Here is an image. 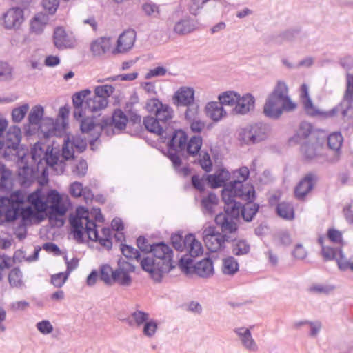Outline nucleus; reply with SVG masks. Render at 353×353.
<instances>
[{"instance_id":"nucleus-1","label":"nucleus","mask_w":353,"mask_h":353,"mask_svg":"<svg viewBox=\"0 0 353 353\" xmlns=\"http://www.w3.org/2000/svg\"><path fill=\"white\" fill-rule=\"evenodd\" d=\"M21 131L17 125L10 127L6 137L0 138V158L5 161H16L18 180L22 187L28 188L37 181L44 188V150L40 142L36 143L29 151L24 145H20Z\"/></svg>"},{"instance_id":"nucleus-2","label":"nucleus","mask_w":353,"mask_h":353,"mask_svg":"<svg viewBox=\"0 0 353 353\" xmlns=\"http://www.w3.org/2000/svg\"><path fill=\"white\" fill-rule=\"evenodd\" d=\"M14 206L15 213L13 216L8 214V219H21V222L23 225L32 222L41 223L44 221V194H41L39 189L29 194L25 199L24 194L18 190L11 194Z\"/></svg>"},{"instance_id":"nucleus-3","label":"nucleus","mask_w":353,"mask_h":353,"mask_svg":"<svg viewBox=\"0 0 353 353\" xmlns=\"http://www.w3.org/2000/svg\"><path fill=\"white\" fill-rule=\"evenodd\" d=\"M152 253L154 257H143L141 267L154 281L161 282L164 274L174 268L173 251L164 242H159L154 243Z\"/></svg>"},{"instance_id":"nucleus-4","label":"nucleus","mask_w":353,"mask_h":353,"mask_svg":"<svg viewBox=\"0 0 353 353\" xmlns=\"http://www.w3.org/2000/svg\"><path fill=\"white\" fill-rule=\"evenodd\" d=\"M239 183H234L230 188H223L221 197L224 203L225 214L220 213L215 216L214 221L221 227L223 232L232 233L237 230V225L234 219L241 215V203L236 201L239 198L238 190H243Z\"/></svg>"},{"instance_id":"nucleus-5","label":"nucleus","mask_w":353,"mask_h":353,"mask_svg":"<svg viewBox=\"0 0 353 353\" xmlns=\"http://www.w3.org/2000/svg\"><path fill=\"white\" fill-rule=\"evenodd\" d=\"M288 93V88L286 83L279 81L264 105L263 113L265 117L278 119L284 111L291 112L296 109V103L292 101Z\"/></svg>"},{"instance_id":"nucleus-6","label":"nucleus","mask_w":353,"mask_h":353,"mask_svg":"<svg viewBox=\"0 0 353 353\" xmlns=\"http://www.w3.org/2000/svg\"><path fill=\"white\" fill-rule=\"evenodd\" d=\"M67 211L68 208L57 190L46 192V219H48L52 227L61 228L64 225Z\"/></svg>"},{"instance_id":"nucleus-7","label":"nucleus","mask_w":353,"mask_h":353,"mask_svg":"<svg viewBox=\"0 0 353 353\" xmlns=\"http://www.w3.org/2000/svg\"><path fill=\"white\" fill-rule=\"evenodd\" d=\"M70 106L65 104L61 107L56 119L46 117V143L49 141L50 138L56 137L61 138L65 134L68 128V117Z\"/></svg>"},{"instance_id":"nucleus-8","label":"nucleus","mask_w":353,"mask_h":353,"mask_svg":"<svg viewBox=\"0 0 353 353\" xmlns=\"http://www.w3.org/2000/svg\"><path fill=\"white\" fill-rule=\"evenodd\" d=\"M168 138L170 140L168 143V151L167 156L172 163L178 166L181 163V156L182 157H185L188 136L183 130H176L171 135L168 133Z\"/></svg>"},{"instance_id":"nucleus-9","label":"nucleus","mask_w":353,"mask_h":353,"mask_svg":"<svg viewBox=\"0 0 353 353\" xmlns=\"http://www.w3.org/2000/svg\"><path fill=\"white\" fill-rule=\"evenodd\" d=\"M239 198L245 201L241 204V216L245 222H251L259 210L260 205L255 203L256 192L253 185L245 186L243 190H238Z\"/></svg>"},{"instance_id":"nucleus-10","label":"nucleus","mask_w":353,"mask_h":353,"mask_svg":"<svg viewBox=\"0 0 353 353\" xmlns=\"http://www.w3.org/2000/svg\"><path fill=\"white\" fill-rule=\"evenodd\" d=\"M62 137H63L62 157L65 160L74 159L75 152L82 153L87 148L86 141L79 135H72L65 132V134Z\"/></svg>"},{"instance_id":"nucleus-11","label":"nucleus","mask_w":353,"mask_h":353,"mask_svg":"<svg viewBox=\"0 0 353 353\" xmlns=\"http://www.w3.org/2000/svg\"><path fill=\"white\" fill-rule=\"evenodd\" d=\"M267 128L259 123L248 125L239 133V139L246 145H253L266 139Z\"/></svg>"},{"instance_id":"nucleus-12","label":"nucleus","mask_w":353,"mask_h":353,"mask_svg":"<svg viewBox=\"0 0 353 353\" xmlns=\"http://www.w3.org/2000/svg\"><path fill=\"white\" fill-rule=\"evenodd\" d=\"M128 119L125 113L120 109L114 111L112 117L103 118L100 127V130H105L108 136L114 134L112 127H114L118 131L125 129Z\"/></svg>"},{"instance_id":"nucleus-13","label":"nucleus","mask_w":353,"mask_h":353,"mask_svg":"<svg viewBox=\"0 0 353 353\" xmlns=\"http://www.w3.org/2000/svg\"><path fill=\"white\" fill-rule=\"evenodd\" d=\"M52 40L54 46L59 50L74 48L77 46V41L74 36L72 33H68L61 26L54 29Z\"/></svg>"},{"instance_id":"nucleus-14","label":"nucleus","mask_w":353,"mask_h":353,"mask_svg":"<svg viewBox=\"0 0 353 353\" xmlns=\"http://www.w3.org/2000/svg\"><path fill=\"white\" fill-rule=\"evenodd\" d=\"M318 180L319 177L314 172L307 173L294 188L295 197L299 200H303L313 190Z\"/></svg>"},{"instance_id":"nucleus-15","label":"nucleus","mask_w":353,"mask_h":353,"mask_svg":"<svg viewBox=\"0 0 353 353\" xmlns=\"http://www.w3.org/2000/svg\"><path fill=\"white\" fill-rule=\"evenodd\" d=\"M24 12L22 8L14 7L10 8L3 15V25L6 29L19 28L24 20Z\"/></svg>"},{"instance_id":"nucleus-16","label":"nucleus","mask_w":353,"mask_h":353,"mask_svg":"<svg viewBox=\"0 0 353 353\" xmlns=\"http://www.w3.org/2000/svg\"><path fill=\"white\" fill-rule=\"evenodd\" d=\"M44 109L41 105L34 106L30 111L28 115V122L27 125H25L24 130L26 135L31 136L36 133L41 126H39V121L42 118Z\"/></svg>"},{"instance_id":"nucleus-17","label":"nucleus","mask_w":353,"mask_h":353,"mask_svg":"<svg viewBox=\"0 0 353 353\" xmlns=\"http://www.w3.org/2000/svg\"><path fill=\"white\" fill-rule=\"evenodd\" d=\"M62 161H59V146L53 147V145H48L46 149V167L50 166L52 168H54L57 173L58 174L59 172L57 171V167H60V172H63L62 169ZM47 170V168H46V170ZM48 183V173L46 171V186Z\"/></svg>"},{"instance_id":"nucleus-18","label":"nucleus","mask_w":353,"mask_h":353,"mask_svg":"<svg viewBox=\"0 0 353 353\" xmlns=\"http://www.w3.org/2000/svg\"><path fill=\"white\" fill-rule=\"evenodd\" d=\"M173 103L176 106H185L194 102V90L183 86L179 88L172 97Z\"/></svg>"},{"instance_id":"nucleus-19","label":"nucleus","mask_w":353,"mask_h":353,"mask_svg":"<svg viewBox=\"0 0 353 353\" xmlns=\"http://www.w3.org/2000/svg\"><path fill=\"white\" fill-rule=\"evenodd\" d=\"M143 125L148 132L167 139L168 126L163 125V123H160L157 118L150 116L144 117Z\"/></svg>"},{"instance_id":"nucleus-20","label":"nucleus","mask_w":353,"mask_h":353,"mask_svg":"<svg viewBox=\"0 0 353 353\" xmlns=\"http://www.w3.org/2000/svg\"><path fill=\"white\" fill-rule=\"evenodd\" d=\"M314 134L312 125L310 123L303 121L300 123L294 136L290 139V141L301 143L310 139L312 140Z\"/></svg>"},{"instance_id":"nucleus-21","label":"nucleus","mask_w":353,"mask_h":353,"mask_svg":"<svg viewBox=\"0 0 353 353\" xmlns=\"http://www.w3.org/2000/svg\"><path fill=\"white\" fill-rule=\"evenodd\" d=\"M327 141L328 148L335 152L334 156L329 159V161L332 163H336L340 159L341 148L343 144V138L340 132H333L327 137Z\"/></svg>"},{"instance_id":"nucleus-22","label":"nucleus","mask_w":353,"mask_h":353,"mask_svg":"<svg viewBox=\"0 0 353 353\" xmlns=\"http://www.w3.org/2000/svg\"><path fill=\"white\" fill-rule=\"evenodd\" d=\"M80 129L83 133L90 132L94 137L90 141V145H93L95 141L99 138L101 132L100 130L101 124L95 123L92 118H83L81 121Z\"/></svg>"},{"instance_id":"nucleus-23","label":"nucleus","mask_w":353,"mask_h":353,"mask_svg":"<svg viewBox=\"0 0 353 353\" xmlns=\"http://www.w3.org/2000/svg\"><path fill=\"white\" fill-rule=\"evenodd\" d=\"M255 107V98L250 93H246L242 97L239 94V100L236 103L234 110L239 114H246L252 111Z\"/></svg>"},{"instance_id":"nucleus-24","label":"nucleus","mask_w":353,"mask_h":353,"mask_svg":"<svg viewBox=\"0 0 353 353\" xmlns=\"http://www.w3.org/2000/svg\"><path fill=\"white\" fill-rule=\"evenodd\" d=\"M136 38V32L130 29L124 31L118 38L116 51L125 52L130 50L134 45Z\"/></svg>"},{"instance_id":"nucleus-25","label":"nucleus","mask_w":353,"mask_h":353,"mask_svg":"<svg viewBox=\"0 0 353 353\" xmlns=\"http://www.w3.org/2000/svg\"><path fill=\"white\" fill-rule=\"evenodd\" d=\"M230 237L227 234H221V233L207 237L203 240L208 250L211 252H216L225 248V243L230 242Z\"/></svg>"},{"instance_id":"nucleus-26","label":"nucleus","mask_w":353,"mask_h":353,"mask_svg":"<svg viewBox=\"0 0 353 353\" xmlns=\"http://www.w3.org/2000/svg\"><path fill=\"white\" fill-rule=\"evenodd\" d=\"M234 331L240 338L242 345L245 349L251 352L257 351L258 346L252 336L250 329L238 327Z\"/></svg>"},{"instance_id":"nucleus-27","label":"nucleus","mask_w":353,"mask_h":353,"mask_svg":"<svg viewBox=\"0 0 353 353\" xmlns=\"http://www.w3.org/2000/svg\"><path fill=\"white\" fill-rule=\"evenodd\" d=\"M321 148V145L317 141H312L310 139V141H305L301 144V152L305 160L310 161L319 157Z\"/></svg>"},{"instance_id":"nucleus-28","label":"nucleus","mask_w":353,"mask_h":353,"mask_svg":"<svg viewBox=\"0 0 353 353\" xmlns=\"http://www.w3.org/2000/svg\"><path fill=\"white\" fill-rule=\"evenodd\" d=\"M194 272L203 278L211 276L214 273V266L212 261L209 258L196 262L193 266Z\"/></svg>"},{"instance_id":"nucleus-29","label":"nucleus","mask_w":353,"mask_h":353,"mask_svg":"<svg viewBox=\"0 0 353 353\" xmlns=\"http://www.w3.org/2000/svg\"><path fill=\"white\" fill-rule=\"evenodd\" d=\"M197 23L190 17H185L177 21L174 26V32L179 35L191 33L196 28Z\"/></svg>"},{"instance_id":"nucleus-30","label":"nucleus","mask_w":353,"mask_h":353,"mask_svg":"<svg viewBox=\"0 0 353 353\" xmlns=\"http://www.w3.org/2000/svg\"><path fill=\"white\" fill-rule=\"evenodd\" d=\"M11 199H12L11 194L10 196L0 197V218L3 215L4 220L3 221L6 223H12L17 220L8 219V214L12 216L13 214L15 213L14 209L12 208V206H14V205Z\"/></svg>"},{"instance_id":"nucleus-31","label":"nucleus","mask_w":353,"mask_h":353,"mask_svg":"<svg viewBox=\"0 0 353 353\" xmlns=\"http://www.w3.org/2000/svg\"><path fill=\"white\" fill-rule=\"evenodd\" d=\"M205 111L207 115L214 121L221 120L226 114V112L219 101L208 103L205 106Z\"/></svg>"},{"instance_id":"nucleus-32","label":"nucleus","mask_w":353,"mask_h":353,"mask_svg":"<svg viewBox=\"0 0 353 353\" xmlns=\"http://www.w3.org/2000/svg\"><path fill=\"white\" fill-rule=\"evenodd\" d=\"M110 48V39L108 37H100L92 42L90 50L94 56H100L106 53Z\"/></svg>"},{"instance_id":"nucleus-33","label":"nucleus","mask_w":353,"mask_h":353,"mask_svg":"<svg viewBox=\"0 0 353 353\" xmlns=\"http://www.w3.org/2000/svg\"><path fill=\"white\" fill-rule=\"evenodd\" d=\"M185 250L192 257H196L203 253V247L201 243L197 241L192 234L186 235Z\"/></svg>"},{"instance_id":"nucleus-34","label":"nucleus","mask_w":353,"mask_h":353,"mask_svg":"<svg viewBox=\"0 0 353 353\" xmlns=\"http://www.w3.org/2000/svg\"><path fill=\"white\" fill-rule=\"evenodd\" d=\"M118 272L117 269L113 270L112 268L108 264H103L99 268V279L108 285L113 283V280L117 279Z\"/></svg>"},{"instance_id":"nucleus-35","label":"nucleus","mask_w":353,"mask_h":353,"mask_svg":"<svg viewBox=\"0 0 353 353\" xmlns=\"http://www.w3.org/2000/svg\"><path fill=\"white\" fill-rule=\"evenodd\" d=\"M12 171L0 162V190H9L12 188Z\"/></svg>"},{"instance_id":"nucleus-36","label":"nucleus","mask_w":353,"mask_h":353,"mask_svg":"<svg viewBox=\"0 0 353 353\" xmlns=\"http://www.w3.org/2000/svg\"><path fill=\"white\" fill-rule=\"evenodd\" d=\"M301 97L304 103V108L307 114L310 116H316L319 114L314 106L308 93V88L305 84H303L301 87Z\"/></svg>"},{"instance_id":"nucleus-37","label":"nucleus","mask_w":353,"mask_h":353,"mask_svg":"<svg viewBox=\"0 0 353 353\" xmlns=\"http://www.w3.org/2000/svg\"><path fill=\"white\" fill-rule=\"evenodd\" d=\"M108 103L107 99H103L97 97L94 94L92 98H88L85 104V109H88L91 112H97L106 108Z\"/></svg>"},{"instance_id":"nucleus-38","label":"nucleus","mask_w":353,"mask_h":353,"mask_svg":"<svg viewBox=\"0 0 353 353\" xmlns=\"http://www.w3.org/2000/svg\"><path fill=\"white\" fill-rule=\"evenodd\" d=\"M202 145V138L201 136H193L189 141H186L185 154L194 157L197 155Z\"/></svg>"},{"instance_id":"nucleus-39","label":"nucleus","mask_w":353,"mask_h":353,"mask_svg":"<svg viewBox=\"0 0 353 353\" xmlns=\"http://www.w3.org/2000/svg\"><path fill=\"white\" fill-rule=\"evenodd\" d=\"M234 176L236 178L234 181H230L225 188H230V185H233L234 183H239L243 185L242 188H244L245 186L252 185L250 183L244 184L243 182L245 181L250 175L249 169L247 167H241L239 170H236L233 172Z\"/></svg>"},{"instance_id":"nucleus-40","label":"nucleus","mask_w":353,"mask_h":353,"mask_svg":"<svg viewBox=\"0 0 353 353\" xmlns=\"http://www.w3.org/2000/svg\"><path fill=\"white\" fill-rule=\"evenodd\" d=\"M230 241L232 242V252L234 255L241 256L249 253L250 250V246L249 243L243 239L240 240H232Z\"/></svg>"},{"instance_id":"nucleus-41","label":"nucleus","mask_w":353,"mask_h":353,"mask_svg":"<svg viewBox=\"0 0 353 353\" xmlns=\"http://www.w3.org/2000/svg\"><path fill=\"white\" fill-rule=\"evenodd\" d=\"M219 199L217 196L210 192L207 196L202 198L201 205L205 212L212 214L214 212V208L218 204Z\"/></svg>"},{"instance_id":"nucleus-42","label":"nucleus","mask_w":353,"mask_h":353,"mask_svg":"<svg viewBox=\"0 0 353 353\" xmlns=\"http://www.w3.org/2000/svg\"><path fill=\"white\" fill-rule=\"evenodd\" d=\"M149 320V314L143 311L137 310L131 314V317L125 319L130 326L134 324L140 326L145 324Z\"/></svg>"},{"instance_id":"nucleus-43","label":"nucleus","mask_w":353,"mask_h":353,"mask_svg":"<svg viewBox=\"0 0 353 353\" xmlns=\"http://www.w3.org/2000/svg\"><path fill=\"white\" fill-rule=\"evenodd\" d=\"M120 250L125 258L130 260L134 259L141 263V260H142L143 257L140 251L137 249H135L129 245L121 243Z\"/></svg>"},{"instance_id":"nucleus-44","label":"nucleus","mask_w":353,"mask_h":353,"mask_svg":"<svg viewBox=\"0 0 353 353\" xmlns=\"http://www.w3.org/2000/svg\"><path fill=\"white\" fill-rule=\"evenodd\" d=\"M219 103L223 105L236 106L239 100V94L234 91H227L219 96Z\"/></svg>"},{"instance_id":"nucleus-45","label":"nucleus","mask_w":353,"mask_h":353,"mask_svg":"<svg viewBox=\"0 0 353 353\" xmlns=\"http://www.w3.org/2000/svg\"><path fill=\"white\" fill-rule=\"evenodd\" d=\"M44 28V14L40 12L34 15L30 21V31L36 34L43 32Z\"/></svg>"},{"instance_id":"nucleus-46","label":"nucleus","mask_w":353,"mask_h":353,"mask_svg":"<svg viewBox=\"0 0 353 353\" xmlns=\"http://www.w3.org/2000/svg\"><path fill=\"white\" fill-rule=\"evenodd\" d=\"M173 117V110L168 104H165L162 108H161L156 113L155 118L160 121L163 123V125L168 126V123Z\"/></svg>"},{"instance_id":"nucleus-47","label":"nucleus","mask_w":353,"mask_h":353,"mask_svg":"<svg viewBox=\"0 0 353 353\" xmlns=\"http://www.w3.org/2000/svg\"><path fill=\"white\" fill-rule=\"evenodd\" d=\"M276 212L278 215L285 219L292 220L294 219V208L289 203L282 202L277 205Z\"/></svg>"},{"instance_id":"nucleus-48","label":"nucleus","mask_w":353,"mask_h":353,"mask_svg":"<svg viewBox=\"0 0 353 353\" xmlns=\"http://www.w3.org/2000/svg\"><path fill=\"white\" fill-rule=\"evenodd\" d=\"M222 270L224 274L233 275L239 270V263L233 256L223 260Z\"/></svg>"},{"instance_id":"nucleus-49","label":"nucleus","mask_w":353,"mask_h":353,"mask_svg":"<svg viewBox=\"0 0 353 353\" xmlns=\"http://www.w3.org/2000/svg\"><path fill=\"white\" fill-rule=\"evenodd\" d=\"M350 74H347V87L344 94L343 99L347 102V106L345 110H342V115L345 117L347 114L348 109L351 107V103L353 102V83L350 80Z\"/></svg>"},{"instance_id":"nucleus-50","label":"nucleus","mask_w":353,"mask_h":353,"mask_svg":"<svg viewBox=\"0 0 353 353\" xmlns=\"http://www.w3.org/2000/svg\"><path fill=\"white\" fill-rule=\"evenodd\" d=\"M23 274L19 268H14L8 274V281L12 287L19 288L23 285Z\"/></svg>"},{"instance_id":"nucleus-51","label":"nucleus","mask_w":353,"mask_h":353,"mask_svg":"<svg viewBox=\"0 0 353 353\" xmlns=\"http://www.w3.org/2000/svg\"><path fill=\"white\" fill-rule=\"evenodd\" d=\"M171 243L175 250L178 251H183L187 245L186 235L183 238L181 233H175L172 234Z\"/></svg>"},{"instance_id":"nucleus-52","label":"nucleus","mask_w":353,"mask_h":353,"mask_svg":"<svg viewBox=\"0 0 353 353\" xmlns=\"http://www.w3.org/2000/svg\"><path fill=\"white\" fill-rule=\"evenodd\" d=\"M137 245L140 252H143V256H145V254H148L149 253H152L153 250V247L154 246V243L150 244L148 242V240L143 236H140L137 239Z\"/></svg>"},{"instance_id":"nucleus-53","label":"nucleus","mask_w":353,"mask_h":353,"mask_svg":"<svg viewBox=\"0 0 353 353\" xmlns=\"http://www.w3.org/2000/svg\"><path fill=\"white\" fill-rule=\"evenodd\" d=\"M85 232L87 233L90 240L97 241L99 239V235L97 230V224L94 221L87 219Z\"/></svg>"},{"instance_id":"nucleus-54","label":"nucleus","mask_w":353,"mask_h":353,"mask_svg":"<svg viewBox=\"0 0 353 353\" xmlns=\"http://www.w3.org/2000/svg\"><path fill=\"white\" fill-rule=\"evenodd\" d=\"M91 92L89 89H85L76 92L72 96V103L74 108L83 107L84 101L88 99V96Z\"/></svg>"},{"instance_id":"nucleus-55","label":"nucleus","mask_w":353,"mask_h":353,"mask_svg":"<svg viewBox=\"0 0 353 353\" xmlns=\"http://www.w3.org/2000/svg\"><path fill=\"white\" fill-rule=\"evenodd\" d=\"M198 163L206 172H209L212 170V162L210 154L207 152H201L199 154Z\"/></svg>"},{"instance_id":"nucleus-56","label":"nucleus","mask_w":353,"mask_h":353,"mask_svg":"<svg viewBox=\"0 0 353 353\" xmlns=\"http://www.w3.org/2000/svg\"><path fill=\"white\" fill-rule=\"evenodd\" d=\"M28 110L29 105L28 103L23 104L18 108H14L12 112L13 121L15 123L21 121Z\"/></svg>"},{"instance_id":"nucleus-57","label":"nucleus","mask_w":353,"mask_h":353,"mask_svg":"<svg viewBox=\"0 0 353 353\" xmlns=\"http://www.w3.org/2000/svg\"><path fill=\"white\" fill-rule=\"evenodd\" d=\"M114 91V88L111 85H103L97 86L94 90V94L97 97L107 99Z\"/></svg>"},{"instance_id":"nucleus-58","label":"nucleus","mask_w":353,"mask_h":353,"mask_svg":"<svg viewBox=\"0 0 353 353\" xmlns=\"http://www.w3.org/2000/svg\"><path fill=\"white\" fill-rule=\"evenodd\" d=\"M341 250V248H333L323 246L321 249V255L325 261L336 260Z\"/></svg>"},{"instance_id":"nucleus-59","label":"nucleus","mask_w":353,"mask_h":353,"mask_svg":"<svg viewBox=\"0 0 353 353\" xmlns=\"http://www.w3.org/2000/svg\"><path fill=\"white\" fill-rule=\"evenodd\" d=\"M142 9L147 16L159 17V7L154 3H145L142 6Z\"/></svg>"},{"instance_id":"nucleus-60","label":"nucleus","mask_w":353,"mask_h":353,"mask_svg":"<svg viewBox=\"0 0 353 353\" xmlns=\"http://www.w3.org/2000/svg\"><path fill=\"white\" fill-rule=\"evenodd\" d=\"M185 106L187 107L185 112V119L189 121L196 119L199 111V105L194 102L193 103H190Z\"/></svg>"},{"instance_id":"nucleus-61","label":"nucleus","mask_w":353,"mask_h":353,"mask_svg":"<svg viewBox=\"0 0 353 353\" xmlns=\"http://www.w3.org/2000/svg\"><path fill=\"white\" fill-rule=\"evenodd\" d=\"M158 328L157 323L153 320H148L143 325V333L145 336L148 337H152Z\"/></svg>"},{"instance_id":"nucleus-62","label":"nucleus","mask_w":353,"mask_h":353,"mask_svg":"<svg viewBox=\"0 0 353 353\" xmlns=\"http://www.w3.org/2000/svg\"><path fill=\"white\" fill-rule=\"evenodd\" d=\"M12 68L6 62L0 61V80L8 81L12 79Z\"/></svg>"},{"instance_id":"nucleus-63","label":"nucleus","mask_w":353,"mask_h":353,"mask_svg":"<svg viewBox=\"0 0 353 353\" xmlns=\"http://www.w3.org/2000/svg\"><path fill=\"white\" fill-rule=\"evenodd\" d=\"M335 261H336L339 269L341 270L345 271L347 269H350L353 272V262H350L345 259L342 250L339 252V254Z\"/></svg>"},{"instance_id":"nucleus-64","label":"nucleus","mask_w":353,"mask_h":353,"mask_svg":"<svg viewBox=\"0 0 353 353\" xmlns=\"http://www.w3.org/2000/svg\"><path fill=\"white\" fill-rule=\"evenodd\" d=\"M68 273L60 272L52 275L51 283L56 288H61L63 285L68 278Z\"/></svg>"}]
</instances>
